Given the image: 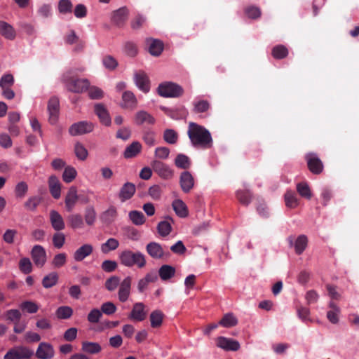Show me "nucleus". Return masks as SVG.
<instances>
[{
    "label": "nucleus",
    "instance_id": "obj_4",
    "mask_svg": "<svg viewBox=\"0 0 359 359\" xmlns=\"http://www.w3.org/2000/svg\"><path fill=\"white\" fill-rule=\"evenodd\" d=\"M158 93L163 97H179L184 93L183 88L177 83L165 81L159 84Z\"/></svg>",
    "mask_w": 359,
    "mask_h": 359
},
{
    "label": "nucleus",
    "instance_id": "obj_61",
    "mask_svg": "<svg viewBox=\"0 0 359 359\" xmlns=\"http://www.w3.org/2000/svg\"><path fill=\"white\" fill-rule=\"evenodd\" d=\"M67 262V255L64 252L57 254L52 260V265L55 268H60Z\"/></svg>",
    "mask_w": 359,
    "mask_h": 359
},
{
    "label": "nucleus",
    "instance_id": "obj_23",
    "mask_svg": "<svg viewBox=\"0 0 359 359\" xmlns=\"http://www.w3.org/2000/svg\"><path fill=\"white\" fill-rule=\"evenodd\" d=\"M121 107L124 109L133 110L137 106V100L134 93L130 90L123 92Z\"/></svg>",
    "mask_w": 359,
    "mask_h": 359
},
{
    "label": "nucleus",
    "instance_id": "obj_28",
    "mask_svg": "<svg viewBox=\"0 0 359 359\" xmlns=\"http://www.w3.org/2000/svg\"><path fill=\"white\" fill-rule=\"evenodd\" d=\"M93 251V247L90 244H84L79 248L74 253V259L76 262H81L86 257L90 255Z\"/></svg>",
    "mask_w": 359,
    "mask_h": 359
},
{
    "label": "nucleus",
    "instance_id": "obj_59",
    "mask_svg": "<svg viewBox=\"0 0 359 359\" xmlns=\"http://www.w3.org/2000/svg\"><path fill=\"white\" fill-rule=\"evenodd\" d=\"M74 152L76 157L81 161L86 160L88 156L87 149L80 142H77L75 144Z\"/></svg>",
    "mask_w": 359,
    "mask_h": 359
},
{
    "label": "nucleus",
    "instance_id": "obj_27",
    "mask_svg": "<svg viewBox=\"0 0 359 359\" xmlns=\"http://www.w3.org/2000/svg\"><path fill=\"white\" fill-rule=\"evenodd\" d=\"M128 10L126 7H122L113 13L112 22L118 27L124 25L128 19Z\"/></svg>",
    "mask_w": 359,
    "mask_h": 359
},
{
    "label": "nucleus",
    "instance_id": "obj_3",
    "mask_svg": "<svg viewBox=\"0 0 359 359\" xmlns=\"http://www.w3.org/2000/svg\"><path fill=\"white\" fill-rule=\"evenodd\" d=\"M62 80L66 84L67 90L75 93H81L88 90L90 86L88 79L72 76L69 73L65 74Z\"/></svg>",
    "mask_w": 359,
    "mask_h": 359
},
{
    "label": "nucleus",
    "instance_id": "obj_20",
    "mask_svg": "<svg viewBox=\"0 0 359 359\" xmlns=\"http://www.w3.org/2000/svg\"><path fill=\"white\" fill-rule=\"evenodd\" d=\"M145 306L142 302L135 303L129 315V318L135 321H142L147 317V311H145Z\"/></svg>",
    "mask_w": 359,
    "mask_h": 359
},
{
    "label": "nucleus",
    "instance_id": "obj_48",
    "mask_svg": "<svg viewBox=\"0 0 359 359\" xmlns=\"http://www.w3.org/2000/svg\"><path fill=\"white\" fill-rule=\"evenodd\" d=\"M285 201L287 207L294 208L299 205V201L294 192L288 191L285 194Z\"/></svg>",
    "mask_w": 359,
    "mask_h": 359
},
{
    "label": "nucleus",
    "instance_id": "obj_15",
    "mask_svg": "<svg viewBox=\"0 0 359 359\" xmlns=\"http://www.w3.org/2000/svg\"><path fill=\"white\" fill-rule=\"evenodd\" d=\"M161 109L168 116L172 119L179 120L186 118L188 115V111L184 106H180L175 108H168L166 107H161Z\"/></svg>",
    "mask_w": 359,
    "mask_h": 359
},
{
    "label": "nucleus",
    "instance_id": "obj_55",
    "mask_svg": "<svg viewBox=\"0 0 359 359\" xmlns=\"http://www.w3.org/2000/svg\"><path fill=\"white\" fill-rule=\"evenodd\" d=\"M41 199L39 196H32L29 198L24 205L25 208L29 211H34L36 209L37 206L40 204Z\"/></svg>",
    "mask_w": 359,
    "mask_h": 359
},
{
    "label": "nucleus",
    "instance_id": "obj_7",
    "mask_svg": "<svg viewBox=\"0 0 359 359\" xmlns=\"http://www.w3.org/2000/svg\"><path fill=\"white\" fill-rule=\"evenodd\" d=\"M94 125L88 121H79L72 124L69 128V133L72 136L89 133L93 130Z\"/></svg>",
    "mask_w": 359,
    "mask_h": 359
},
{
    "label": "nucleus",
    "instance_id": "obj_50",
    "mask_svg": "<svg viewBox=\"0 0 359 359\" xmlns=\"http://www.w3.org/2000/svg\"><path fill=\"white\" fill-rule=\"evenodd\" d=\"M121 283V279L117 276H112L107 278L104 283L105 288L109 291H114Z\"/></svg>",
    "mask_w": 359,
    "mask_h": 359
},
{
    "label": "nucleus",
    "instance_id": "obj_14",
    "mask_svg": "<svg viewBox=\"0 0 359 359\" xmlns=\"http://www.w3.org/2000/svg\"><path fill=\"white\" fill-rule=\"evenodd\" d=\"M194 178L189 171H184L180 176V185L184 193H189L194 187Z\"/></svg>",
    "mask_w": 359,
    "mask_h": 359
},
{
    "label": "nucleus",
    "instance_id": "obj_35",
    "mask_svg": "<svg viewBox=\"0 0 359 359\" xmlns=\"http://www.w3.org/2000/svg\"><path fill=\"white\" fill-rule=\"evenodd\" d=\"M329 307L330 308V310L327 313V318L330 323L336 324L339 321L338 316L340 312L339 308L333 302H330Z\"/></svg>",
    "mask_w": 359,
    "mask_h": 359
},
{
    "label": "nucleus",
    "instance_id": "obj_46",
    "mask_svg": "<svg viewBox=\"0 0 359 359\" xmlns=\"http://www.w3.org/2000/svg\"><path fill=\"white\" fill-rule=\"evenodd\" d=\"M67 221L69 226L73 229H80L83 226V218L79 214H73L68 217Z\"/></svg>",
    "mask_w": 359,
    "mask_h": 359
},
{
    "label": "nucleus",
    "instance_id": "obj_40",
    "mask_svg": "<svg viewBox=\"0 0 359 359\" xmlns=\"http://www.w3.org/2000/svg\"><path fill=\"white\" fill-rule=\"evenodd\" d=\"M58 281V275L56 272H51L43 277L42 285L45 288H50L55 285Z\"/></svg>",
    "mask_w": 359,
    "mask_h": 359
},
{
    "label": "nucleus",
    "instance_id": "obj_31",
    "mask_svg": "<svg viewBox=\"0 0 359 359\" xmlns=\"http://www.w3.org/2000/svg\"><path fill=\"white\" fill-rule=\"evenodd\" d=\"M141 150V144L137 141H135L126 147L123 153V156L126 158H131L135 157L138 154H140Z\"/></svg>",
    "mask_w": 359,
    "mask_h": 359
},
{
    "label": "nucleus",
    "instance_id": "obj_9",
    "mask_svg": "<svg viewBox=\"0 0 359 359\" xmlns=\"http://www.w3.org/2000/svg\"><path fill=\"white\" fill-rule=\"evenodd\" d=\"M48 111L49 114L48 121L50 124L56 123L60 112V102L57 97H52L48 102Z\"/></svg>",
    "mask_w": 359,
    "mask_h": 359
},
{
    "label": "nucleus",
    "instance_id": "obj_8",
    "mask_svg": "<svg viewBox=\"0 0 359 359\" xmlns=\"http://www.w3.org/2000/svg\"><path fill=\"white\" fill-rule=\"evenodd\" d=\"M154 171L163 179H170L173 176V170L165 163L160 161H153L151 163Z\"/></svg>",
    "mask_w": 359,
    "mask_h": 359
},
{
    "label": "nucleus",
    "instance_id": "obj_18",
    "mask_svg": "<svg viewBox=\"0 0 359 359\" xmlns=\"http://www.w3.org/2000/svg\"><path fill=\"white\" fill-rule=\"evenodd\" d=\"M154 117L144 110L138 111L134 116V123L137 126L154 125Z\"/></svg>",
    "mask_w": 359,
    "mask_h": 359
},
{
    "label": "nucleus",
    "instance_id": "obj_33",
    "mask_svg": "<svg viewBox=\"0 0 359 359\" xmlns=\"http://www.w3.org/2000/svg\"><path fill=\"white\" fill-rule=\"evenodd\" d=\"M175 274V267L164 264L162 265L158 269V275L161 279L163 281H166L172 278Z\"/></svg>",
    "mask_w": 359,
    "mask_h": 359
},
{
    "label": "nucleus",
    "instance_id": "obj_13",
    "mask_svg": "<svg viewBox=\"0 0 359 359\" xmlns=\"http://www.w3.org/2000/svg\"><path fill=\"white\" fill-rule=\"evenodd\" d=\"M35 355L39 359H52L55 355L53 346L47 342H41L36 349Z\"/></svg>",
    "mask_w": 359,
    "mask_h": 359
},
{
    "label": "nucleus",
    "instance_id": "obj_60",
    "mask_svg": "<svg viewBox=\"0 0 359 359\" xmlns=\"http://www.w3.org/2000/svg\"><path fill=\"white\" fill-rule=\"evenodd\" d=\"M210 108V103L207 100H199L194 103V111L195 113H203L207 111Z\"/></svg>",
    "mask_w": 359,
    "mask_h": 359
},
{
    "label": "nucleus",
    "instance_id": "obj_25",
    "mask_svg": "<svg viewBox=\"0 0 359 359\" xmlns=\"http://www.w3.org/2000/svg\"><path fill=\"white\" fill-rule=\"evenodd\" d=\"M48 188L51 196L55 199H58L61 196L62 184L55 175L50 176L48 179Z\"/></svg>",
    "mask_w": 359,
    "mask_h": 359
},
{
    "label": "nucleus",
    "instance_id": "obj_53",
    "mask_svg": "<svg viewBox=\"0 0 359 359\" xmlns=\"http://www.w3.org/2000/svg\"><path fill=\"white\" fill-rule=\"evenodd\" d=\"M297 191L302 197L310 199L311 198V193L310 188L307 183L300 182L297 184Z\"/></svg>",
    "mask_w": 359,
    "mask_h": 359
},
{
    "label": "nucleus",
    "instance_id": "obj_54",
    "mask_svg": "<svg viewBox=\"0 0 359 359\" xmlns=\"http://www.w3.org/2000/svg\"><path fill=\"white\" fill-rule=\"evenodd\" d=\"M20 308L29 313H35L39 310L38 305L32 301H25L21 303Z\"/></svg>",
    "mask_w": 359,
    "mask_h": 359
},
{
    "label": "nucleus",
    "instance_id": "obj_41",
    "mask_svg": "<svg viewBox=\"0 0 359 359\" xmlns=\"http://www.w3.org/2000/svg\"><path fill=\"white\" fill-rule=\"evenodd\" d=\"M163 313L160 310H155L150 314L151 326L154 328L158 327L161 325L163 318Z\"/></svg>",
    "mask_w": 359,
    "mask_h": 359
},
{
    "label": "nucleus",
    "instance_id": "obj_38",
    "mask_svg": "<svg viewBox=\"0 0 359 359\" xmlns=\"http://www.w3.org/2000/svg\"><path fill=\"white\" fill-rule=\"evenodd\" d=\"M175 164L178 168L187 170L190 168L191 163L187 156L180 154L177 155L175 159Z\"/></svg>",
    "mask_w": 359,
    "mask_h": 359
},
{
    "label": "nucleus",
    "instance_id": "obj_16",
    "mask_svg": "<svg viewBox=\"0 0 359 359\" xmlns=\"http://www.w3.org/2000/svg\"><path fill=\"white\" fill-rule=\"evenodd\" d=\"M287 241L290 247H294L295 252L299 255L303 253L308 245V238L305 235L299 236L297 238L294 244V238L292 236L288 237Z\"/></svg>",
    "mask_w": 359,
    "mask_h": 359
},
{
    "label": "nucleus",
    "instance_id": "obj_10",
    "mask_svg": "<svg viewBox=\"0 0 359 359\" xmlns=\"http://www.w3.org/2000/svg\"><path fill=\"white\" fill-rule=\"evenodd\" d=\"M132 277L127 276L119 284L118 297L121 302H126L130 294Z\"/></svg>",
    "mask_w": 359,
    "mask_h": 359
},
{
    "label": "nucleus",
    "instance_id": "obj_37",
    "mask_svg": "<svg viewBox=\"0 0 359 359\" xmlns=\"http://www.w3.org/2000/svg\"><path fill=\"white\" fill-rule=\"evenodd\" d=\"M82 351L90 354H96L102 351L101 346L96 342L83 341L82 343Z\"/></svg>",
    "mask_w": 359,
    "mask_h": 359
},
{
    "label": "nucleus",
    "instance_id": "obj_24",
    "mask_svg": "<svg viewBox=\"0 0 359 359\" xmlns=\"http://www.w3.org/2000/svg\"><path fill=\"white\" fill-rule=\"evenodd\" d=\"M146 251L148 255L155 259H161L164 256L162 246L156 242H150L146 245Z\"/></svg>",
    "mask_w": 359,
    "mask_h": 359
},
{
    "label": "nucleus",
    "instance_id": "obj_22",
    "mask_svg": "<svg viewBox=\"0 0 359 359\" xmlns=\"http://www.w3.org/2000/svg\"><path fill=\"white\" fill-rule=\"evenodd\" d=\"M79 196L77 194V189L76 187H71L65 196V208L68 212L72 211L76 204Z\"/></svg>",
    "mask_w": 359,
    "mask_h": 359
},
{
    "label": "nucleus",
    "instance_id": "obj_58",
    "mask_svg": "<svg viewBox=\"0 0 359 359\" xmlns=\"http://www.w3.org/2000/svg\"><path fill=\"white\" fill-rule=\"evenodd\" d=\"M19 269L25 274H28L32 271V264L29 258H22L19 262Z\"/></svg>",
    "mask_w": 359,
    "mask_h": 359
},
{
    "label": "nucleus",
    "instance_id": "obj_32",
    "mask_svg": "<svg viewBox=\"0 0 359 359\" xmlns=\"http://www.w3.org/2000/svg\"><path fill=\"white\" fill-rule=\"evenodd\" d=\"M0 34L9 40H13L16 36L14 28L4 21H0Z\"/></svg>",
    "mask_w": 359,
    "mask_h": 359
},
{
    "label": "nucleus",
    "instance_id": "obj_39",
    "mask_svg": "<svg viewBox=\"0 0 359 359\" xmlns=\"http://www.w3.org/2000/svg\"><path fill=\"white\" fill-rule=\"evenodd\" d=\"M238 201L243 205H248L252 200V194L249 190H238L236 193Z\"/></svg>",
    "mask_w": 359,
    "mask_h": 359
},
{
    "label": "nucleus",
    "instance_id": "obj_57",
    "mask_svg": "<svg viewBox=\"0 0 359 359\" xmlns=\"http://www.w3.org/2000/svg\"><path fill=\"white\" fill-rule=\"evenodd\" d=\"M178 138L177 133L172 129H166L163 133L164 140L170 144H174L177 142Z\"/></svg>",
    "mask_w": 359,
    "mask_h": 359
},
{
    "label": "nucleus",
    "instance_id": "obj_6",
    "mask_svg": "<svg viewBox=\"0 0 359 359\" xmlns=\"http://www.w3.org/2000/svg\"><path fill=\"white\" fill-rule=\"evenodd\" d=\"M306 161L309 170L314 175L320 174L324 168L322 161L314 153L306 154Z\"/></svg>",
    "mask_w": 359,
    "mask_h": 359
},
{
    "label": "nucleus",
    "instance_id": "obj_62",
    "mask_svg": "<svg viewBox=\"0 0 359 359\" xmlns=\"http://www.w3.org/2000/svg\"><path fill=\"white\" fill-rule=\"evenodd\" d=\"M28 191V186L26 182H20L15 187V194L17 198H22Z\"/></svg>",
    "mask_w": 359,
    "mask_h": 359
},
{
    "label": "nucleus",
    "instance_id": "obj_47",
    "mask_svg": "<svg viewBox=\"0 0 359 359\" xmlns=\"http://www.w3.org/2000/svg\"><path fill=\"white\" fill-rule=\"evenodd\" d=\"M271 54L275 59H283L288 55V50L283 45H278L273 48Z\"/></svg>",
    "mask_w": 359,
    "mask_h": 359
},
{
    "label": "nucleus",
    "instance_id": "obj_45",
    "mask_svg": "<svg viewBox=\"0 0 359 359\" xmlns=\"http://www.w3.org/2000/svg\"><path fill=\"white\" fill-rule=\"evenodd\" d=\"M117 215V211L115 207L111 206L104 211L101 216L103 222L106 224L111 223Z\"/></svg>",
    "mask_w": 359,
    "mask_h": 359
},
{
    "label": "nucleus",
    "instance_id": "obj_17",
    "mask_svg": "<svg viewBox=\"0 0 359 359\" xmlns=\"http://www.w3.org/2000/svg\"><path fill=\"white\" fill-rule=\"evenodd\" d=\"M94 112L98 116L101 123L106 126L111 125V117L104 104H95L94 106Z\"/></svg>",
    "mask_w": 359,
    "mask_h": 359
},
{
    "label": "nucleus",
    "instance_id": "obj_29",
    "mask_svg": "<svg viewBox=\"0 0 359 359\" xmlns=\"http://www.w3.org/2000/svg\"><path fill=\"white\" fill-rule=\"evenodd\" d=\"M146 43L149 53L154 56H158L163 50V44L160 40L147 39Z\"/></svg>",
    "mask_w": 359,
    "mask_h": 359
},
{
    "label": "nucleus",
    "instance_id": "obj_64",
    "mask_svg": "<svg viewBox=\"0 0 359 359\" xmlns=\"http://www.w3.org/2000/svg\"><path fill=\"white\" fill-rule=\"evenodd\" d=\"M72 4L70 0H60L58 4L60 13L65 14L72 12Z\"/></svg>",
    "mask_w": 359,
    "mask_h": 359
},
{
    "label": "nucleus",
    "instance_id": "obj_63",
    "mask_svg": "<svg viewBox=\"0 0 359 359\" xmlns=\"http://www.w3.org/2000/svg\"><path fill=\"white\" fill-rule=\"evenodd\" d=\"M88 96L92 100H100L104 96L103 90L96 86L88 87Z\"/></svg>",
    "mask_w": 359,
    "mask_h": 359
},
{
    "label": "nucleus",
    "instance_id": "obj_42",
    "mask_svg": "<svg viewBox=\"0 0 359 359\" xmlns=\"http://www.w3.org/2000/svg\"><path fill=\"white\" fill-rule=\"evenodd\" d=\"M219 324L224 327H231L238 324V320L233 313H228L223 316Z\"/></svg>",
    "mask_w": 359,
    "mask_h": 359
},
{
    "label": "nucleus",
    "instance_id": "obj_56",
    "mask_svg": "<svg viewBox=\"0 0 359 359\" xmlns=\"http://www.w3.org/2000/svg\"><path fill=\"white\" fill-rule=\"evenodd\" d=\"M102 64L106 69L110 71L114 70L118 66L117 60L111 55H105L102 58Z\"/></svg>",
    "mask_w": 359,
    "mask_h": 359
},
{
    "label": "nucleus",
    "instance_id": "obj_26",
    "mask_svg": "<svg viewBox=\"0 0 359 359\" xmlns=\"http://www.w3.org/2000/svg\"><path fill=\"white\" fill-rule=\"evenodd\" d=\"M50 222L52 227L57 231L63 230L65 228V224L62 215L56 210L50 211Z\"/></svg>",
    "mask_w": 359,
    "mask_h": 359
},
{
    "label": "nucleus",
    "instance_id": "obj_34",
    "mask_svg": "<svg viewBox=\"0 0 359 359\" xmlns=\"http://www.w3.org/2000/svg\"><path fill=\"white\" fill-rule=\"evenodd\" d=\"M170 222H172L173 219L171 217H168L166 220L161 221L158 223L157 226V229L158 233L161 236H167L171 232L172 226Z\"/></svg>",
    "mask_w": 359,
    "mask_h": 359
},
{
    "label": "nucleus",
    "instance_id": "obj_2",
    "mask_svg": "<svg viewBox=\"0 0 359 359\" xmlns=\"http://www.w3.org/2000/svg\"><path fill=\"white\" fill-rule=\"evenodd\" d=\"M118 258L122 265L129 268L135 266L139 269H142L147 264L145 255L140 251L133 252L130 250H125L119 254Z\"/></svg>",
    "mask_w": 359,
    "mask_h": 359
},
{
    "label": "nucleus",
    "instance_id": "obj_11",
    "mask_svg": "<svg viewBox=\"0 0 359 359\" xmlns=\"http://www.w3.org/2000/svg\"><path fill=\"white\" fill-rule=\"evenodd\" d=\"M31 255L36 266L39 268L43 266L46 262V252L43 246L39 245H34L31 251Z\"/></svg>",
    "mask_w": 359,
    "mask_h": 359
},
{
    "label": "nucleus",
    "instance_id": "obj_30",
    "mask_svg": "<svg viewBox=\"0 0 359 359\" xmlns=\"http://www.w3.org/2000/svg\"><path fill=\"white\" fill-rule=\"evenodd\" d=\"M174 211L180 217L184 218L189 215L187 205L181 199H175L172 204Z\"/></svg>",
    "mask_w": 359,
    "mask_h": 359
},
{
    "label": "nucleus",
    "instance_id": "obj_21",
    "mask_svg": "<svg viewBox=\"0 0 359 359\" xmlns=\"http://www.w3.org/2000/svg\"><path fill=\"white\" fill-rule=\"evenodd\" d=\"M136 188L133 183L126 182L120 189L118 198L122 203L130 199L135 194Z\"/></svg>",
    "mask_w": 359,
    "mask_h": 359
},
{
    "label": "nucleus",
    "instance_id": "obj_5",
    "mask_svg": "<svg viewBox=\"0 0 359 359\" xmlns=\"http://www.w3.org/2000/svg\"><path fill=\"white\" fill-rule=\"evenodd\" d=\"M34 355V351L24 346L13 347L8 351L4 359H29Z\"/></svg>",
    "mask_w": 359,
    "mask_h": 359
},
{
    "label": "nucleus",
    "instance_id": "obj_1",
    "mask_svg": "<svg viewBox=\"0 0 359 359\" xmlns=\"http://www.w3.org/2000/svg\"><path fill=\"white\" fill-rule=\"evenodd\" d=\"M187 135L194 147L207 149L212 147L213 141L211 134L203 126L190 122L188 126Z\"/></svg>",
    "mask_w": 359,
    "mask_h": 359
},
{
    "label": "nucleus",
    "instance_id": "obj_49",
    "mask_svg": "<svg viewBox=\"0 0 359 359\" xmlns=\"http://www.w3.org/2000/svg\"><path fill=\"white\" fill-rule=\"evenodd\" d=\"M77 172L72 166H67L62 174V180L66 183L72 182L76 177Z\"/></svg>",
    "mask_w": 359,
    "mask_h": 359
},
{
    "label": "nucleus",
    "instance_id": "obj_52",
    "mask_svg": "<svg viewBox=\"0 0 359 359\" xmlns=\"http://www.w3.org/2000/svg\"><path fill=\"white\" fill-rule=\"evenodd\" d=\"M84 218L88 225H93L96 219V212L93 206H88L85 209Z\"/></svg>",
    "mask_w": 359,
    "mask_h": 359
},
{
    "label": "nucleus",
    "instance_id": "obj_51",
    "mask_svg": "<svg viewBox=\"0 0 359 359\" xmlns=\"http://www.w3.org/2000/svg\"><path fill=\"white\" fill-rule=\"evenodd\" d=\"M55 313L59 319H68L72 316L73 310L70 306H62L56 310Z\"/></svg>",
    "mask_w": 359,
    "mask_h": 359
},
{
    "label": "nucleus",
    "instance_id": "obj_43",
    "mask_svg": "<svg viewBox=\"0 0 359 359\" xmlns=\"http://www.w3.org/2000/svg\"><path fill=\"white\" fill-rule=\"evenodd\" d=\"M22 317V314L18 309H10L4 313L5 320L11 323L14 325L18 323Z\"/></svg>",
    "mask_w": 359,
    "mask_h": 359
},
{
    "label": "nucleus",
    "instance_id": "obj_12",
    "mask_svg": "<svg viewBox=\"0 0 359 359\" xmlns=\"http://www.w3.org/2000/svg\"><path fill=\"white\" fill-rule=\"evenodd\" d=\"M134 81L137 87L142 92L147 93L149 91L150 81L144 72H136L134 74Z\"/></svg>",
    "mask_w": 359,
    "mask_h": 359
},
{
    "label": "nucleus",
    "instance_id": "obj_36",
    "mask_svg": "<svg viewBox=\"0 0 359 359\" xmlns=\"http://www.w3.org/2000/svg\"><path fill=\"white\" fill-rule=\"evenodd\" d=\"M118 246V241L116 238H110L101 245L100 250L103 254H108L109 252L116 250Z\"/></svg>",
    "mask_w": 359,
    "mask_h": 359
},
{
    "label": "nucleus",
    "instance_id": "obj_44",
    "mask_svg": "<svg viewBox=\"0 0 359 359\" xmlns=\"http://www.w3.org/2000/svg\"><path fill=\"white\" fill-rule=\"evenodd\" d=\"M128 216L131 222L137 226L142 225L146 221L144 214L138 210L130 211Z\"/></svg>",
    "mask_w": 359,
    "mask_h": 359
},
{
    "label": "nucleus",
    "instance_id": "obj_19",
    "mask_svg": "<svg viewBox=\"0 0 359 359\" xmlns=\"http://www.w3.org/2000/svg\"><path fill=\"white\" fill-rule=\"evenodd\" d=\"M217 345L225 351H236L240 348V344L238 341L224 337L217 338Z\"/></svg>",
    "mask_w": 359,
    "mask_h": 359
}]
</instances>
